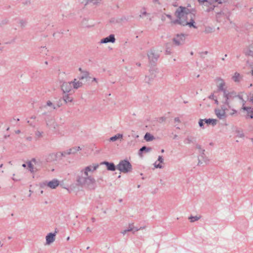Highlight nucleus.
Here are the masks:
<instances>
[{"mask_svg": "<svg viewBox=\"0 0 253 253\" xmlns=\"http://www.w3.org/2000/svg\"><path fill=\"white\" fill-rule=\"evenodd\" d=\"M22 166L23 167H26V164H23Z\"/></svg>", "mask_w": 253, "mask_h": 253, "instance_id": "nucleus-36", "label": "nucleus"}, {"mask_svg": "<svg viewBox=\"0 0 253 253\" xmlns=\"http://www.w3.org/2000/svg\"><path fill=\"white\" fill-rule=\"evenodd\" d=\"M200 2H205L207 6H210V8L213 9L215 6V3H221V0H198Z\"/></svg>", "mask_w": 253, "mask_h": 253, "instance_id": "nucleus-5", "label": "nucleus"}, {"mask_svg": "<svg viewBox=\"0 0 253 253\" xmlns=\"http://www.w3.org/2000/svg\"><path fill=\"white\" fill-rule=\"evenodd\" d=\"M115 41V38L113 35H110L108 37H106L101 40V43H107L109 42H114Z\"/></svg>", "mask_w": 253, "mask_h": 253, "instance_id": "nucleus-12", "label": "nucleus"}, {"mask_svg": "<svg viewBox=\"0 0 253 253\" xmlns=\"http://www.w3.org/2000/svg\"><path fill=\"white\" fill-rule=\"evenodd\" d=\"M55 235L56 234L55 233H50L48 234L46 236V244L49 245L53 242L55 240Z\"/></svg>", "mask_w": 253, "mask_h": 253, "instance_id": "nucleus-10", "label": "nucleus"}, {"mask_svg": "<svg viewBox=\"0 0 253 253\" xmlns=\"http://www.w3.org/2000/svg\"><path fill=\"white\" fill-rule=\"evenodd\" d=\"M91 220L93 222H94L95 221V218L94 217H92Z\"/></svg>", "mask_w": 253, "mask_h": 253, "instance_id": "nucleus-35", "label": "nucleus"}, {"mask_svg": "<svg viewBox=\"0 0 253 253\" xmlns=\"http://www.w3.org/2000/svg\"><path fill=\"white\" fill-rule=\"evenodd\" d=\"M144 139L147 141H151V140H153V139H154V137L150 133H146V134L145 135Z\"/></svg>", "mask_w": 253, "mask_h": 253, "instance_id": "nucleus-20", "label": "nucleus"}, {"mask_svg": "<svg viewBox=\"0 0 253 253\" xmlns=\"http://www.w3.org/2000/svg\"><path fill=\"white\" fill-rule=\"evenodd\" d=\"M59 184V182L56 179H53L47 183V186L50 188L55 189Z\"/></svg>", "mask_w": 253, "mask_h": 253, "instance_id": "nucleus-13", "label": "nucleus"}, {"mask_svg": "<svg viewBox=\"0 0 253 253\" xmlns=\"http://www.w3.org/2000/svg\"><path fill=\"white\" fill-rule=\"evenodd\" d=\"M79 70H80L81 72H82V69H81V68H79Z\"/></svg>", "mask_w": 253, "mask_h": 253, "instance_id": "nucleus-44", "label": "nucleus"}, {"mask_svg": "<svg viewBox=\"0 0 253 253\" xmlns=\"http://www.w3.org/2000/svg\"><path fill=\"white\" fill-rule=\"evenodd\" d=\"M117 169L121 172L127 173L131 171L132 166L128 161L122 160L117 165Z\"/></svg>", "mask_w": 253, "mask_h": 253, "instance_id": "nucleus-2", "label": "nucleus"}, {"mask_svg": "<svg viewBox=\"0 0 253 253\" xmlns=\"http://www.w3.org/2000/svg\"><path fill=\"white\" fill-rule=\"evenodd\" d=\"M154 1L155 2H158V1H159V0H154Z\"/></svg>", "mask_w": 253, "mask_h": 253, "instance_id": "nucleus-37", "label": "nucleus"}, {"mask_svg": "<svg viewBox=\"0 0 253 253\" xmlns=\"http://www.w3.org/2000/svg\"><path fill=\"white\" fill-rule=\"evenodd\" d=\"M185 40V37L183 34H177L173 39V42L176 45H178L183 43Z\"/></svg>", "mask_w": 253, "mask_h": 253, "instance_id": "nucleus-6", "label": "nucleus"}, {"mask_svg": "<svg viewBox=\"0 0 253 253\" xmlns=\"http://www.w3.org/2000/svg\"><path fill=\"white\" fill-rule=\"evenodd\" d=\"M8 239H11V237H8Z\"/></svg>", "mask_w": 253, "mask_h": 253, "instance_id": "nucleus-51", "label": "nucleus"}, {"mask_svg": "<svg viewBox=\"0 0 253 253\" xmlns=\"http://www.w3.org/2000/svg\"><path fill=\"white\" fill-rule=\"evenodd\" d=\"M164 152V149H162V152L163 153V152Z\"/></svg>", "mask_w": 253, "mask_h": 253, "instance_id": "nucleus-46", "label": "nucleus"}, {"mask_svg": "<svg viewBox=\"0 0 253 253\" xmlns=\"http://www.w3.org/2000/svg\"><path fill=\"white\" fill-rule=\"evenodd\" d=\"M63 99L66 103L71 102L73 101V98L68 94L65 95Z\"/></svg>", "mask_w": 253, "mask_h": 253, "instance_id": "nucleus-21", "label": "nucleus"}, {"mask_svg": "<svg viewBox=\"0 0 253 253\" xmlns=\"http://www.w3.org/2000/svg\"><path fill=\"white\" fill-rule=\"evenodd\" d=\"M47 105L48 106H52V103L51 101H48L47 102V103H46Z\"/></svg>", "mask_w": 253, "mask_h": 253, "instance_id": "nucleus-32", "label": "nucleus"}, {"mask_svg": "<svg viewBox=\"0 0 253 253\" xmlns=\"http://www.w3.org/2000/svg\"><path fill=\"white\" fill-rule=\"evenodd\" d=\"M141 228H138L137 227H135L133 226V223H129L128 224V227L127 229H126L124 230L123 231L121 232V233L125 235L126 232H129V231H132L133 233L134 234L135 232L141 230Z\"/></svg>", "mask_w": 253, "mask_h": 253, "instance_id": "nucleus-8", "label": "nucleus"}, {"mask_svg": "<svg viewBox=\"0 0 253 253\" xmlns=\"http://www.w3.org/2000/svg\"><path fill=\"white\" fill-rule=\"evenodd\" d=\"M245 110H247L248 111V115L251 118H253V108H247L246 107H243V108Z\"/></svg>", "mask_w": 253, "mask_h": 253, "instance_id": "nucleus-19", "label": "nucleus"}, {"mask_svg": "<svg viewBox=\"0 0 253 253\" xmlns=\"http://www.w3.org/2000/svg\"><path fill=\"white\" fill-rule=\"evenodd\" d=\"M102 0H88V2H92L93 4H96L98 2L101 1Z\"/></svg>", "mask_w": 253, "mask_h": 253, "instance_id": "nucleus-25", "label": "nucleus"}, {"mask_svg": "<svg viewBox=\"0 0 253 253\" xmlns=\"http://www.w3.org/2000/svg\"><path fill=\"white\" fill-rule=\"evenodd\" d=\"M86 230L88 232H91V229L89 227H88L86 228Z\"/></svg>", "mask_w": 253, "mask_h": 253, "instance_id": "nucleus-34", "label": "nucleus"}, {"mask_svg": "<svg viewBox=\"0 0 253 253\" xmlns=\"http://www.w3.org/2000/svg\"><path fill=\"white\" fill-rule=\"evenodd\" d=\"M82 83L80 81H77L76 79H75L73 82V86L75 88H78L82 85Z\"/></svg>", "mask_w": 253, "mask_h": 253, "instance_id": "nucleus-22", "label": "nucleus"}, {"mask_svg": "<svg viewBox=\"0 0 253 253\" xmlns=\"http://www.w3.org/2000/svg\"><path fill=\"white\" fill-rule=\"evenodd\" d=\"M0 245L1 246V247L2 246V244H1V242L0 241Z\"/></svg>", "mask_w": 253, "mask_h": 253, "instance_id": "nucleus-43", "label": "nucleus"}, {"mask_svg": "<svg viewBox=\"0 0 253 253\" xmlns=\"http://www.w3.org/2000/svg\"><path fill=\"white\" fill-rule=\"evenodd\" d=\"M88 76V74L87 73H85L84 76H82L80 78L81 80H83L84 78H86Z\"/></svg>", "mask_w": 253, "mask_h": 253, "instance_id": "nucleus-31", "label": "nucleus"}, {"mask_svg": "<svg viewBox=\"0 0 253 253\" xmlns=\"http://www.w3.org/2000/svg\"><path fill=\"white\" fill-rule=\"evenodd\" d=\"M2 166H3V165H2V164H1V165L0 166V168H2Z\"/></svg>", "mask_w": 253, "mask_h": 253, "instance_id": "nucleus-45", "label": "nucleus"}, {"mask_svg": "<svg viewBox=\"0 0 253 253\" xmlns=\"http://www.w3.org/2000/svg\"><path fill=\"white\" fill-rule=\"evenodd\" d=\"M159 163H157V162H156L155 163V167L156 168H162L163 167L161 163L163 162V159L162 156H159L158 158Z\"/></svg>", "mask_w": 253, "mask_h": 253, "instance_id": "nucleus-18", "label": "nucleus"}, {"mask_svg": "<svg viewBox=\"0 0 253 253\" xmlns=\"http://www.w3.org/2000/svg\"><path fill=\"white\" fill-rule=\"evenodd\" d=\"M167 16L169 18H170V15H167Z\"/></svg>", "mask_w": 253, "mask_h": 253, "instance_id": "nucleus-39", "label": "nucleus"}, {"mask_svg": "<svg viewBox=\"0 0 253 253\" xmlns=\"http://www.w3.org/2000/svg\"><path fill=\"white\" fill-rule=\"evenodd\" d=\"M200 218V216H191L189 217V219L190 220V222H193L195 221L198 220Z\"/></svg>", "mask_w": 253, "mask_h": 253, "instance_id": "nucleus-24", "label": "nucleus"}, {"mask_svg": "<svg viewBox=\"0 0 253 253\" xmlns=\"http://www.w3.org/2000/svg\"><path fill=\"white\" fill-rule=\"evenodd\" d=\"M28 167H29V169H30V170L31 171H33V167H32V163H31V162H30V163H29L28 164Z\"/></svg>", "mask_w": 253, "mask_h": 253, "instance_id": "nucleus-27", "label": "nucleus"}, {"mask_svg": "<svg viewBox=\"0 0 253 253\" xmlns=\"http://www.w3.org/2000/svg\"><path fill=\"white\" fill-rule=\"evenodd\" d=\"M204 120L205 123L207 124L208 125L212 124V125H215L216 122L215 120L210 119L208 120L205 119Z\"/></svg>", "mask_w": 253, "mask_h": 253, "instance_id": "nucleus-23", "label": "nucleus"}, {"mask_svg": "<svg viewBox=\"0 0 253 253\" xmlns=\"http://www.w3.org/2000/svg\"><path fill=\"white\" fill-rule=\"evenodd\" d=\"M147 150L148 151H149L150 149V148H146L145 146H144V147H142L140 149V151H143L144 150Z\"/></svg>", "mask_w": 253, "mask_h": 253, "instance_id": "nucleus-28", "label": "nucleus"}, {"mask_svg": "<svg viewBox=\"0 0 253 253\" xmlns=\"http://www.w3.org/2000/svg\"><path fill=\"white\" fill-rule=\"evenodd\" d=\"M93 80H94V81H96V79H95V78H94V79H93Z\"/></svg>", "mask_w": 253, "mask_h": 253, "instance_id": "nucleus-50", "label": "nucleus"}, {"mask_svg": "<svg viewBox=\"0 0 253 253\" xmlns=\"http://www.w3.org/2000/svg\"><path fill=\"white\" fill-rule=\"evenodd\" d=\"M232 79L235 82H239L242 79V76L239 73L236 72L233 75Z\"/></svg>", "mask_w": 253, "mask_h": 253, "instance_id": "nucleus-14", "label": "nucleus"}, {"mask_svg": "<svg viewBox=\"0 0 253 253\" xmlns=\"http://www.w3.org/2000/svg\"><path fill=\"white\" fill-rule=\"evenodd\" d=\"M20 179V175H16L15 174H13V179L14 180H18Z\"/></svg>", "mask_w": 253, "mask_h": 253, "instance_id": "nucleus-26", "label": "nucleus"}, {"mask_svg": "<svg viewBox=\"0 0 253 253\" xmlns=\"http://www.w3.org/2000/svg\"><path fill=\"white\" fill-rule=\"evenodd\" d=\"M42 193H43V191H41V194H42Z\"/></svg>", "mask_w": 253, "mask_h": 253, "instance_id": "nucleus-49", "label": "nucleus"}, {"mask_svg": "<svg viewBox=\"0 0 253 253\" xmlns=\"http://www.w3.org/2000/svg\"><path fill=\"white\" fill-rule=\"evenodd\" d=\"M72 86L71 82H64L61 86V88L64 92H69L72 90Z\"/></svg>", "mask_w": 253, "mask_h": 253, "instance_id": "nucleus-7", "label": "nucleus"}, {"mask_svg": "<svg viewBox=\"0 0 253 253\" xmlns=\"http://www.w3.org/2000/svg\"><path fill=\"white\" fill-rule=\"evenodd\" d=\"M215 114L218 118L221 119L225 116V111L222 109L215 110Z\"/></svg>", "mask_w": 253, "mask_h": 253, "instance_id": "nucleus-15", "label": "nucleus"}, {"mask_svg": "<svg viewBox=\"0 0 253 253\" xmlns=\"http://www.w3.org/2000/svg\"><path fill=\"white\" fill-rule=\"evenodd\" d=\"M216 83L217 87L220 90H223L224 87L225 85V82L223 80L220 78H217L216 79Z\"/></svg>", "mask_w": 253, "mask_h": 253, "instance_id": "nucleus-11", "label": "nucleus"}, {"mask_svg": "<svg viewBox=\"0 0 253 253\" xmlns=\"http://www.w3.org/2000/svg\"><path fill=\"white\" fill-rule=\"evenodd\" d=\"M122 201V199H120V200H119V202H121Z\"/></svg>", "mask_w": 253, "mask_h": 253, "instance_id": "nucleus-41", "label": "nucleus"}, {"mask_svg": "<svg viewBox=\"0 0 253 253\" xmlns=\"http://www.w3.org/2000/svg\"><path fill=\"white\" fill-rule=\"evenodd\" d=\"M104 164L106 166L108 170L114 171L116 169V167L113 163L104 162Z\"/></svg>", "mask_w": 253, "mask_h": 253, "instance_id": "nucleus-17", "label": "nucleus"}, {"mask_svg": "<svg viewBox=\"0 0 253 253\" xmlns=\"http://www.w3.org/2000/svg\"><path fill=\"white\" fill-rule=\"evenodd\" d=\"M98 167L99 165L97 164H93L85 168L83 171H84L85 176H89L88 173L93 172L98 168Z\"/></svg>", "mask_w": 253, "mask_h": 253, "instance_id": "nucleus-4", "label": "nucleus"}, {"mask_svg": "<svg viewBox=\"0 0 253 253\" xmlns=\"http://www.w3.org/2000/svg\"><path fill=\"white\" fill-rule=\"evenodd\" d=\"M140 228H141V229H142L144 228V227H141Z\"/></svg>", "mask_w": 253, "mask_h": 253, "instance_id": "nucleus-42", "label": "nucleus"}, {"mask_svg": "<svg viewBox=\"0 0 253 253\" xmlns=\"http://www.w3.org/2000/svg\"><path fill=\"white\" fill-rule=\"evenodd\" d=\"M81 149V148L79 146L74 147L70 148L67 152H64V154H62V155L65 156L66 155L75 154L79 152Z\"/></svg>", "mask_w": 253, "mask_h": 253, "instance_id": "nucleus-9", "label": "nucleus"}, {"mask_svg": "<svg viewBox=\"0 0 253 253\" xmlns=\"http://www.w3.org/2000/svg\"><path fill=\"white\" fill-rule=\"evenodd\" d=\"M69 239H70V237H67V241H69Z\"/></svg>", "mask_w": 253, "mask_h": 253, "instance_id": "nucleus-38", "label": "nucleus"}, {"mask_svg": "<svg viewBox=\"0 0 253 253\" xmlns=\"http://www.w3.org/2000/svg\"><path fill=\"white\" fill-rule=\"evenodd\" d=\"M247 54L249 55V56H253V51H252V50H249L247 53Z\"/></svg>", "mask_w": 253, "mask_h": 253, "instance_id": "nucleus-30", "label": "nucleus"}, {"mask_svg": "<svg viewBox=\"0 0 253 253\" xmlns=\"http://www.w3.org/2000/svg\"><path fill=\"white\" fill-rule=\"evenodd\" d=\"M176 19L172 21L173 24H178L183 26L188 25L190 27H195L194 25V15L189 12V10L182 6L178 7L175 12Z\"/></svg>", "mask_w": 253, "mask_h": 253, "instance_id": "nucleus-1", "label": "nucleus"}, {"mask_svg": "<svg viewBox=\"0 0 253 253\" xmlns=\"http://www.w3.org/2000/svg\"><path fill=\"white\" fill-rule=\"evenodd\" d=\"M252 74L253 76V70H252Z\"/></svg>", "mask_w": 253, "mask_h": 253, "instance_id": "nucleus-48", "label": "nucleus"}, {"mask_svg": "<svg viewBox=\"0 0 253 253\" xmlns=\"http://www.w3.org/2000/svg\"><path fill=\"white\" fill-rule=\"evenodd\" d=\"M31 193H30L29 194L28 196H29V197H30V196H31Z\"/></svg>", "mask_w": 253, "mask_h": 253, "instance_id": "nucleus-47", "label": "nucleus"}, {"mask_svg": "<svg viewBox=\"0 0 253 253\" xmlns=\"http://www.w3.org/2000/svg\"><path fill=\"white\" fill-rule=\"evenodd\" d=\"M123 135L122 134L118 133L114 136L111 137L110 138V141H115L117 140H121L123 139Z\"/></svg>", "mask_w": 253, "mask_h": 253, "instance_id": "nucleus-16", "label": "nucleus"}, {"mask_svg": "<svg viewBox=\"0 0 253 253\" xmlns=\"http://www.w3.org/2000/svg\"><path fill=\"white\" fill-rule=\"evenodd\" d=\"M215 102H216L217 104H218V101H217V100H215Z\"/></svg>", "mask_w": 253, "mask_h": 253, "instance_id": "nucleus-40", "label": "nucleus"}, {"mask_svg": "<svg viewBox=\"0 0 253 253\" xmlns=\"http://www.w3.org/2000/svg\"><path fill=\"white\" fill-rule=\"evenodd\" d=\"M203 122H205L204 120H200L199 122V126L202 127L203 126Z\"/></svg>", "mask_w": 253, "mask_h": 253, "instance_id": "nucleus-29", "label": "nucleus"}, {"mask_svg": "<svg viewBox=\"0 0 253 253\" xmlns=\"http://www.w3.org/2000/svg\"><path fill=\"white\" fill-rule=\"evenodd\" d=\"M77 181L81 185H89L94 183L95 180L90 176L83 177L81 176L78 177Z\"/></svg>", "mask_w": 253, "mask_h": 253, "instance_id": "nucleus-3", "label": "nucleus"}, {"mask_svg": "<svg viewBox=\"0 0 253 253\" xmlns=\"http://www.w3.org/2000/svg\"><path fill=\"white\" fill-rule=\"evenodd\" d=\"M174 122L177 123H180V120L178 118H175L174 119Z\"/></svg>", "mask_w": 253, "mask_h": 253, "instance_id": "nucleus-33", "label": "nucleus"}]
</instances>
